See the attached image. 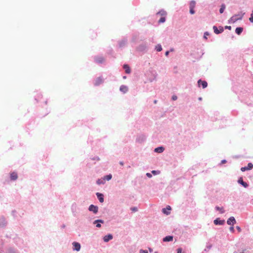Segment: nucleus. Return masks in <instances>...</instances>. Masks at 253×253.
<instances>
[{
	"mask_svg": "<svg viewBox=\"0 0 253 253\" xmlns=\"http://www.w3.org/2000/svg\"><path fill=\"white\" fill-rule=\"evenodd\" d=\"M253 168V164H252V163H249L248 164V166H247V167H242V168L241 169V171H246V170H251V169H252Z\"/></svg>",
	"mask_w": 253,
	"mask_h": 253,
	"instance_id": "nucleus-1",
	"label": "nucleus"
},
{
	"mask_svg": "<svg viewBox=\"0 0 253 253\" xmlns=\"http://www.w3.org/2000/svg\"><path fill=\"white\" fill-rule=\"evenodd\" d=\"M213 29L214 30V32L216 34L221 33L223 31V28L221 26L219 27V29H218L217 27H216L215 26H214L213 27Z\"/></svg>",
	"mask_w": 253,
	"mask_h": 253,
	"instance_id": "nucleus-2",
	"label": "nucleus"
},
{
	"mask_svg": "<svg viewBox=\"0 0 253 253\" xmlns=\"http://www.w3.org/2000/svg\"><path fill=\"white\" fill-rule=\"evenodd\" d=\"M89 211H92L94 213H96L98 211V207L97 206L91 205L89 207Z\"/></svg>",
	"mask_w": 253,
	"mask_h": 253,
	"instance_id": "nucleus-3",
	"label": "nucleus"
},
{
	"mask_svg": "<svg viewBox=\"0 0 253 253\" xmlns=\"http://www.w3.org/2000/svg\"><path fill=\"white\" fill-rule=\"evenodd\" d=\"M171 210V207L169 206H168L166 208H164L162 210V211L164 214L169 215L170 213V211Z\"/></svg>",
	"mask_w": 253,
	"mask_h": 253,
	"instance_id": "nucleus-4",
	"label": "nucleus"
},
{
	"mask_svg": "<svg viewBox=\"0 0 253 253\" xmlns=\"http://www.w3.org/2000/svg\"><path fill=\"white\" fill-rule=\"evenodd\" d=\"M73 245L74 246V248H73L74 250H75V251H79L80 250L81 245H80V244L79 243L73 242Z\"/></svg>",
	"mask_w": 253,
	"mask_h": 253,
	"instance_id": "nucleus-5",
	"label": "nucleus"
},
{
	"mask_svg": "<svg viewBox=\"0 0 253 253\" xmlns=\"http://www.w3.org/2000/svg\"><path fill=\"white\" fill-rule=\"evenodd\" d=\"M227 223L229 225H233L236 223L235 219L234 217L231 216L227 220Z\"/></svg>",
	"mask_w": 253,
	"mask_h": 253,
	"instance_id": "nucleus-6",
	"label": "nucleus"
},
{
	"mask_svg": "<svg viewBox=\"0 0 253 253\" xmlns=\"http://www.w3.org/2000/svg\"><path fill=\"white\" fill-rule=\"evenodd\" d=\"M198 84L199 86L201 84L202 85V87L203 88H206L208 85V84H207V82L202 81L201 80H199L198 81Z\"/></svg>",
	"mask_w": 253,
	"mask_h": 253,
	"instance_id": "nucleus-7",
	"label": "nucleus"
},
{
	"mask_svg": "<svg viewBox=\"0 0 253 253\" xmlns=\"http://www.w3.org/2000/svg\"><path fill=\"white\" fill-rule=\"evenodd\" d=\"M103 82V79L101 77H98L95 80L94 84L95 85H98Z\"/></svg>",
	"mask_w": 253,
	"mask_h": 253,
	"instance_id": "nucleus-8",
	"label": "nucleus"
},
{
	"mask_svg": "<svg viewBox=\"0 0 253 253\" xmlns=\"http://www.w3.org/2000/svg\"><path fill=\"white\" fill-rule=\"evenodd\" d=\"M238 183L242 185L245 188H247L248 186V184L243 181V178L240 177L238 181Z\"/></svg>",
	"mask_w": 253,
	"mask_h": 253,
	"instance_id": "nucleus-9",
	"label": "nucleus"
},
{
	"mask_svg": "<svg viewBox=\"0 0 253 253\" xmlns=\"http://www.w3.org/2000/svg\"><path fill=\"white\" fill-rule=\"evenodd\" d=\"M104 58L101 56H97L95 58V61L96 63H101L104 61Z\"/></svg>",
	"mask_w": 253,
	"mask_h": 253,
	"instance_id": "nucleus-10",
	"label": "nucleus"
},
{
	"mask_svg": "<svg viewBox=\"0 0 253 253\" xmlns=\"http://www.w3.org/2000/svg\"><path fill=\"white\" fill-rule=\"evenodd\" d=\"M173 240V236H168L163 238V241L164 242H169Z\"/></svg>",
	"mask_w": 253,
	"mask_h": 253,
	"instance_id": "nucleus-11",
	"label": "nucleus"
},
{
	"mask_svg": "<svg viewBox=\"0 0 253 253\" xmlns=\"http://www.w3.org/2000/svg\"><path fill=\"white\" fill-rule=\"evenodd\" d=\"M96 195H97V198H98V200L100 201V202L103 203L104 202V198H103V194L99 193H97Z\"/></svg>",
	"mask_w": 253,
	"mask_h": 253,
	"instance_id": "nucleus-12",
	"label": "nucleus"
},
{
	"mask_svg": "<svg viewBox=\"0 0 253 253\" xmlns=\"http://www.w3.org/2000/svg\"><path fill=\"white\" fill-rule=\"evenodd\" d=\"M17 174L16 172H13L10 174L11 180H15L16 179H17Z\"/></svg>",
	"mask_w": 253,
	"mask_h": 253,
	"instance_id": "nucleus-13",
	"label": "nucleus"
},
{
	"mask_svg": "<svg viewBox=\"0 0 253 253\" xmlns=\"http://www.w3.org/2000/svg\"><path fill=\"white\" fill-rule=\"evenodd\" d=\"M113 236L111 234H109L104 237L103 240L105 242H107L109 240L112 239Z\"/></svg>",
	"mask_w": 253,
	"mask_h": 253,
	"instance_id": "nucleus-14",
	"label": "nucleus"
},
{
	"mask_svg": "<svg viewBox=\"0 0 253 253\" xmlns=\"http://www.w3.org/2000/svg\"><path fill=\"white\" fill-rule=\"evenodd\" d=\"M104 222V221L102 220H100V219H98V220H95L94 222H93V224H95V223H97V224H96V226L97 227H100L101 226V224L99 223H103Z\"/></svg>",
	"mask_w": 253,
	"mask_h": 253,
	"instance_id": "nucleus-15",
	"label": "nucleus"
},
{
	"mask_svg": "<svg viewBox=\"0 0 253 253\" xmlns=\"http://www.w3.org/2000/svg\"><path fill=\"white\" fill-rule=\"evenodd\" d=\"M120 89L121 91L123 92L124 93H126L127 91L128 88L126 86L123 85L121 86Z\"/></svg>",
	"mask_w": 253,
	"mask_h": 253,
	"instance_id": "nucleus-16",
	"label": "nucleus"
},
{
	"mask_svg": "<svg viewBox=\"0 0 253 253\" xmlns=\"http://www.w3.org/2000/svg\"><path fill=\"white\" fill-rule=\"evenodd\" d=\"M164 151L163 147H159L155 149L154 151L157 153H162Z\"/></svg>",
	"mask_w": 253,
	"mask_h": 253,
	"instance_id": "nucleus-17",
	"label": "nucleus"
},
{
	"mask_svg": "<svg viewBox=\"0 0 253 253\" xmlns=\"http://www.w3.org/2000/svg\"><path fill=\"white\" fill-rule=\"evenodd\" d=\"M124 68L125 69V72L126 74H129L130 73V69L127 65H124Z\"/></svg>",
	"mask_w": 253,
	"mask_h": 253,
	"instance_id": "nucleus-18",
	"label": "nucleus"
},
{
	"mask_svg": "<svg viewBox=\"0 0 253 253\" xmlns=\"http://www.w3.org/2000/svg\"><path fill=\"white\" fill-rule=\"evenodd\" d=\"M224 223V220H220L218 219H216L214 220V223L215 225L220 224L222 225Z\"/></svg>",
	"mask_w": 253,
	"mask_h": 253,
	"instance_id": "nucleus-19",
	"label": "nucleus"
},
{
	"mask_svg": "<svg viewBox=\"0 0 253 253\" xmlns=\"http://www.w3.org/2000/svg\"><path fill=\"white\" fill-rule=\"evenodd\" d=\"M243 29L241 27H238L236 29L235 32L238 35H240L243 32Z\"/></svg>",
	"mask_w": 253,
	"mask_h": 253,
	"instance_id": "nucleus-20",
	"label": "nucleus"
},
{
	"mask_svg": "<svg viewBox=\"0 0 253 253\" xmlns=\"http://www.w3.org/2000/svg\"><path fill=\"white\" fill-rule=\"evenodd\" d=\"M242 19V17H240L239 18H237V16L235 15V16H234L233 17H231V20L233 22H235L236 21H237V20L238 19Z\"/></svg>",
	"mask_w": 253,
	"mask_h": 253,
	"instance_id": "nucleus-21",
	"label": "nucleus"
},
{
	"mask_svg": "<svg viewBox=\"0 0 253 253\" xmlns=\"http://www.w3.org/2000/svg\"><path fill=\"white\" fill-rule=\"evenodd\" d=\"M215 209L221 213H223L224 212L223 207H216Z\"/></svg>",
	"mask_w": 253,
	"mask_h": 253,
	"instance_id": "nucleus-22",
	"label": "nucleus"
},
{
	"mask_svg": "<svg viewBox=\"0 0 253 253\" xmlns=\"http://www.w3.org/2000/svg\"><path fill=\"white\" fill-rule=\"evenodd\" d=\"M112 178V175L111 174H109V175H107L106 176H105L104 177V179H103V180H109L111 179Z\"/></svg>",
	"mask_w": 253,
	"mask_h": 253,
	"instance_id": "nucleus-23",
	"label": "nucleus"
},
{
	"mask_svg": "<svg viewBox=\"0 0 253 253\" xmlns=\"http://www.w3.org/2000/svg\"><path fill=\"white\" fill-rule=\"evenodd\" d=\"M196 2L195 1H191L190 3V8H195Z\"/></svg>",
	"mask_w": 253,
	"mask_h": 253,
	"instance_id": "nucleus-24",
	"label": "nucleus"
},
{
	"mask_svg": "<svg viewBox=\"0 0 253 253\" xmlns=\"http://www.w3.org/2000/svg\"><path fill=\"white\" fill-rule=\"evenodd\" d=\"M225 8V6L224 4H222L221 6V8L219 9V12L220 13H222Z\"/></svg>",
	"mask_w": 253,
	"mask_h": 253,
	"instance_id": "nucleus-25",
	"label": "nucleus"
},
{
	"mask_svg": "<svg viewBox=\"0 0 253 253\" xmlns=\"http://www.w3.org/2000/svg\"><path fill=\"white\" fill-rule=\"evenodd\" d=\"M156 49L158 51H161L162 50V46L160 44H158L156 46Z\"/></svg>",
	"mask_w": 253,
	"mask_h": 253,
	"instance_id": "nucleus-26",
	"label": "nucleus"
},
{
	"mask_svg": "<svg viewBox=\"0 0 253 253\" xmlns=\"http://www.w3.org/2000/svg\"><path fill=\"white\" fill-rule=\"evenodd\" d=\"M104 180H101V179H98L97 181V183L99 185L100 184H104Z\"/></svg>",
	"mask_w": 253,
	"mask_h": 253,
	"instance_id": "nucleus-27",
	"label": "nucleus"
},
{
	"mask_svg": "<svg viewBox=\"0 0 253 253\" xmlns=\"http://www.w3.org/2000/svg\"><path fill=\"white\" fill-rule=\"evenodd\" d=\"M166 19L165 17H161L159 20V23H163L165 21Z\"/></svg>",
	"mask_w": 253,
	"mask_h": 253,
	"instance_id": "nucleus-28",
	"label": "nucleus"
},
{
	"mask_svg": "<svg viewBox=\"0 0 253 253\" xmlns=\"http://www.w3.org/2000/svg\"><path fill=\"white\" fill-rule=\"evenodd\" d=\"M190 13L191 14H193L195 13V11L194 10V8H190Z\"/></svg>",
	"mask_w": 253,
	"mask_h": 253,
	"instance_id": "nucleus-29",
	"label": "nucleus"
},
{
	"mask_svg": "<svg viewBox=\"0 0 253 253\" xmlns=\"http://www.w3.org/2000/svg\"><path fill=\"white\" fill-rule=\"evenodd\" d=\"M130 210L133 211V212H135L136 211H137V208L136 207H132L130 209Z\"/></svg>",
	"mask_w": 253,
	"mask_h": 253,
	"instance_id": "nucleus-30",
	"label": "nucleus"
},
{
	"mask_svg": "<svg viewBox=\"0 0 253 253\" xmlns=\"http://www.w3.org/2000/svg\"><path fill=\"white\" fill-rule=\"evenodd\" d=\"M158 14H161L162 15H165L166 14V12L165 11H160Z\"/></svg>",
	"mask_w": 253,
	"mask_h": 253,
	"instance_id": "nucleus-31",
	"label": "nucleus"
},
{
	"mask_svg": "<svg viewBox=\"0 0 253 253\" xmlns=\"http://www.w3.org/2000/svg\"><path fill=\"white\" fill-rule=\"evenodd\" d=\"M249 20H250V22L253 23V15H251V17L249 18Z\"/></svg>",
	"mask_w": 253,
	"mask_h": 253,
	"instance_id": "nucleus-32",
	"label": "nucleus"
},
{
	"mask_svg": "<svg viewBox=\"0 0 253 253\" xmlns=\"http://www.w3.org/2000/svg\"><path fill=\"white\" fill-rule=\"evenodd\" d=\"M177 99V96H176V95H173V96H172V99L173 100H176Z\"/></svg>",
	"mask_w": 253,
	"mask_h": 253,
	"instance_id": "nucleus-33",
	"label": "nucleus"
},
{
	"mask_svg": "<svg viewBox=\"0 0 253 253\" xmlns=\"http://www.w3.org/2000/svg\"><path fill=\"white\" fill-rule=\"evenodd\" d=\"M177 253H182V249L181 248H178L177 250Z\"/></svg>",
	"mask_w": 253,
	"mask_h": 253,
	"instance_id": "nucleus-34",
	"label": "nucleus"
},
{
	"mask_svg": "<svg viewBox=\"0 0 253 253\" xmlns=\"http://www.w3.org/2000/svg\"><path fill=\"white\" fill-rule=\"evenodd\" d=\"M229 229H230V231H231L232 232H233L234 231V227L233 226L230 227Z\"/></svg>",
	"mask_w": 253,
	"mask_h": 253,
	"instance_id": "nucleus-35",
	"label": "nucleus"
},
{
	"mask_svg": "<svg viewBox=\"0 0 253 253\" xmlns=\"http://www.w3.org/2000/svg\"><path fill=\"white\" fill-rule=\"evenodd\" d=\"M140 253H148V251L146 250H141Z\"/></svg>",
	"mask_w": 253,
	"mask_h": 253,
	"instance_id": "nucleus-36",
	"label": "nucleus"
},
{
	"mask_svg": "<svg viewBox=\"0 0 253 253\" xmlns=\"http://www.w3.org/2000/svg\"><path fill=\"white\" fill-rule=\"evenodd\" d=\"M236 228L239 232H240L241 231V229L239 226H236Z\"/></svg>",
	"mask_w": 253,
	"mask_h": 253,
	"instance_id": "nucleus-37",
	"label": "nucleus"
},
{
	"mask_svg": "<svg viewBox=\"0 0 253 253\" xmlns=\"http://www.w3.org/2000/svg\"><path fill=\"white\" fill-rule=\"evenodd\" d=\"M225 28H226V29H229V30H231V26H225Z\"/></svg>",
	"mask_w": 253,
	"mask_h": 253,
	"instance_id": "nucleus-38",
	"label": "nucleus"
},
{
	"mask_svg": "<svg viewBox=\"0 0 253 253\" xmlns=\"http://www.w3.org/2000/svg\"><path fill=\"white\" fill-rule=\"evenodd\" d=\"M146 175H147V176L148 177H151V176H152L151 174L150 173H147L146 174Z\"/></svg>",
	"mask_w": 253,
	"mask_h": 253,
	"instance_id": "nucleus-39",
	"label": "nucleus"
},
{
	"mask_svg": "<svg viewBox=\"0 0 253 253\" xmlns=\"http://www.w3.org/2000/svg\"><path fill=\"white\" fill-rule=\"evenodd\" d=\"M152 172L153 174H156L157 173V172L156 170H153V171H152Z\"/></svg>",
	"mask_w": 253,
	"mask_h": 253,
	"instance_id": "nucleus-40",
	"label": "nucleus"
},
{
	"mask_svg": "<svg viewBox=\"0 0 253 253\" xmlns=\"http://www.w3.org/2000/svg\"><path fill=\"white\" fill-rule=\"evenodd\" d=\"M169 51H166V53H165V55H166V56H168V55H169Z\"/></svg>",
	"mask_w": 253,
	"mask_h": 253,
	"instance_id": "nucleus-41",
	"label": "nucleus"
},
{
	"mask_svg": "<svg viewBox=\"0 0 253 253\" xmlns=\"http://www.w3.org/2000/svg\"><path fill=\"white\" fill-rule=\"evenodd\" d=\"M226 160H222V161H221V163H222V164H224V163H226Z\"/></svg>",
	"mask_w": 253,
	"mask_h": 253,
	"instance_id": "nucleus-42",
	"label": "nucleus"
},
{
	"mask_svg": "<svg viewBox=\"0 0 253 253\" xmlns=\"http://www.w3.org/2000/svg\"><path fill=\"white\" fill-rule=\"evenodd\" d=\"M120 165H122V166H123V165H124V163H123V162H120Z\"/></svg>",
	"mask_w": 253,
	"mask_h": 253,
	"instance_id": "nucleus-43",
	"label": "nucleus"
},
{
	"mask_svg": "<svg viewBox=\"0 0 253 253\" xmlns=\"http://www.w3.org/2000/svg\"><path fill=\"white\" fill-rule=\"evenodd\" d=\"M211 246H212L211 245H210V246H209V247H208V248L209 249H210L211 248Z\"/></svg>",
	"mask_w": 253,
	"mask_h": 253,
	"instance_id": "nucleus-44",
	"label": "nucleus"
},
{
	"mask_svg": "<svg viewBox=\"0 0 253 253\" xmlns=\"http://www.w3.org/2000/svg\"><path fill=\"white\" fill-rule=\"evenodd\" d=\"M205 35H206V36H204V37L206 38V36H207V35H208V34H207L206 33H205Z\"/></svg>",
	"mask_w": 253,
	"mask_h": 253,
	"instance_id": "nucleus-45",
	"label": "nucleus"
},
{
	"mask_svg": "<svg viewBox=\"0 0 253 253\" xmlns=\"http://www.w3.org/2000/svg\"><path fill=\"white\" fill-rule=\"evenodd\" d=\"M205 35H206V36H204V37L206 38V36H207V35H208V34H207L206 33H205Z\"/></svg>",
	"mask_w": 253,
	"mask_h": 253,
	"instance_id": "nucleus-46",
	"label": "nucleus"
},
{
	"mask_svg": "<svg viewBox=\"0 0 253 253\" xmlns=\"http://www.w3.org/2000/svg\"><path fill=\"white\" fill-rule=\"evenodd\" d=\"M205 35H206V36H204V37L206 38V36H207V35H208V34H207L206 33H205Z\"/></svg>",
	"mask_w": 253,
	"mask_h": 253,
	"instance_id": "nucleus-47",
	"label": "nucleus"
},
{
	"mask_svg": "<svg viewBox=\"0 0 253 253\" xmlns=\"http://www.w3.org/2000/svg\"><path fill=\"white\" fill-rule=\"evenodd\" d=\"M205 35H206V36H204V37L206 38V36H207V35H208V34H207L206 33H205Z\"/></svg>",
	"mask_w": 253,
	"mask_h": 253,
	"instance_id": "nucleus-48",
	"label": "nucleus"
},
{
	"mask_svg": "<svg viewBox=\"0 0 253 253\" xmlns=\"http://www.w3.org/2000/svg\"><path fill=\"white\" fill-rule=\"evenodd\" d=\"M157 100H155V101H154V103H157Z\"/></svg>",
	"mask_w": 253,
	"mask_h": 253,
	"instance_id": "nucleus-49",
	"label": "nucleus"
},
{
	"mask_svg": "<svg viewBox=\"0 0 253 253\" xmlns=\"http://www.w3.org/2000/svg\"><path fill=\"white\" fill-rule=\"evenodd\" d=\"M251 15H253V12H252V13L251 14Z\"/></svg>",
	"mask_w": 253,
	"mask_h": 253,
	"instance_id": "nucleus-50",
	"label": "nucleus"
},
{
	"mask_svg": "<svg viewBox=\"0 0 253 253\" xmlns=\"http://www.w3.org/2000/svg\"><path fill=\"white\" fill-rule=\"evenodd\" d=\"M244 253V252H242V253Z\"/></svg>",
	"mask_w": 253,
	"mask_h": 253,
	"instance_id": "nucleus-51",
	"label": "nucleus"
}]
</instances>
